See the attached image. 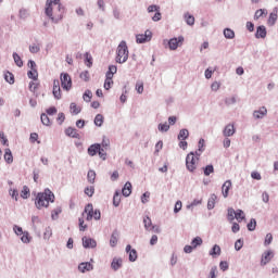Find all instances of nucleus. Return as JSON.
Wrapping results in <instances>:
<instances>
[{
  "instance_id": "49530a36",
  "label": "nucleus",
  "mask_w": 278,
  "mask_h": 278,
  "mask_svg": "<svg viewBox=\"0 0 278 278\" xmlns=\"http://www.w3.org/2000/svg\"><path fill=\"white\" fill-rule=\"evenodd\" d=\"M21 240H22V242H24L25 244H28V242L31 241V237H29V232H24V233H22Z\"/></svg>"
},
{
  "instance_id": "cd10ccee",
  "label": "nucleus",
  "mask_w": 278,
  "mask_h": 278,
  "mask_svg": "<svg viewBox=\"0 0 278 278\" xmlns=\"http://www.w3.org/2000/svg\"><path fill=\"white\" fill-rule=\"evenodd\" d=\"M21 197L22 199H29L30 197V191H29V187L24 186L22 191H21Z\"/></svg>"
},
{
  "instance_id": "9d476101",
  "label": "nucleus",
  "mask_w": 278,
  "mask_h": 278,
  "mask_svg": "<svg viewBox=\"0 0 278 278\" xmlns=\"http://www.w3.org/2000/svg\"><path fill=\"white\" fill-rule=\"evenodd\" d=\"M53 97L58 100L62 99V89L60 88V80L53 81Z\"/></svg>"
},
{
  "instance_id": "20e7f679",
  "label": "nucleus",
  "mask_w": 278,
  "mask_h": 278,
  "mask_svg": "<svg viewBox=\"0 0 278 278\" xmlns=\"http://www.w3.org/2000/svg\"><path fill=\"white\" fill-rule=\"evenodd\" d=\"M197 164H199V157L194 156V153L191 152L186 157V167L190 173L197 170Z\"/></svg>"
},
{
  "instance_id": "ddd939ff",
  "label": "nucleus",
  "mask_w": 278,
  "mask_h": 278,
  "mask_svg": "<svg viewBox=\"0 0 278 278\" xmlns=\"http://www.w3.org/2000/svg\"><path fill=\"white\" fill-rule=\"evenodd\" d=\"M126 252L129 253V262H136L138 260V252L136 249H131L129 244L126 247Z\"/></svg>"
},
{
  "instance_id": "a18cd8bd",
  "label": "nucleus",
  "mask_w": 278,
  "mask_h": 278,
  "mask_svg": "<svg viewBox=\"0 0 278 278\" xmlns=\"http://www.w3.org/2000/svg\"><path fill=\"white\" fill-rule=\"evenodd\" d=\"M111 247H116L118 244V235L113 233L110 239Z\"/></svg>"
},
{
  "instance_id": "f03ea898",
  "label": "nucleus",
  "mask_w": 278,
  "mask_h": 278,
  "mask_svg": "<svg viewBox=\"0 0 278 278\" xmlns=\"http://www.w3.org/2000/svg\"><path fill=\"white\" fill-rule=\"evenodd\" d=\"M55 201V194H53L49 189L43 192H39L35 199V205L37 210H42V207H49L50 203Z\"/></svg>"
},
{
  "instance_id": "58836bf2",
  "label": "nucleus",
  "mask_w": 278,
  "mask_h": 278,
  "mask_svg": "<svg viewBox=\"0 0 278 278\" xmlns=\"http://www.w3.org/2000/svg\"><path fill=\"white\" fill-rule=\"evenodd\" d=\"M236 220H238V223H242L243 218H244V212L242 210H238L236 215H235Z\"/></svg>"
},
{
  "instance_id": "f8f14e48",
  "label": "nucleus",
  "mask_w": 278,
  "mask_h": 278,
  "mask_svg": "<svg viewBox=\"0 0 278 278\" xmlns=\"http://www.w3.org/2000/svg\"><path fill=\"white\" fill-rule=\"evenodd\" d=\"M83 245L85 247V249H94L97 247V241H94L93 239L84 237Z\"/></svg>"
},
{
  "instance_id": "c756f323",
  "label": "nucleus",
  "mask_w": 278,
  "mask_h": 278,
  "mask_svg": "<svg viewBox=\"0 0 278 278\" xmlns=\"http://www.w3.org/2000/svg\"><path fill=\"white\" fill-rule=\"evenodd\" d=\"M113 205L115 207H118L121 205V193H118V191H116L114 193V197H113Z\"/></svg>"
},
{
  "instance_id": "4468645a",
  "label": "nucleus",
  "mask_w": 278,
  "mask_h": 278,
  "mask_svg": "<svg viewBox=\"0 0 278 278\" xmlns=\"http://www.w3.org/2000/svg\"><path fill=\"white\" fill-rule=\"evenodd\" d=\"M229 190H231V180H226L222 187L223 197L225 199L229 197Z\"/></svg>"
},
{
  "instance_id": "5fc2aeb1",
  "label": "nucleus",
  "mask_w": 278,
  "mask_h": 278,
  "mask_svg": "<svg viewBox=\"0 0 278 278\" xmlns=\"http://www.w3.org/2000/svg\"><path fill=\"white\" fill-rule=\"evenodd\" d=\"M237 211L233 208H228V220H233L236 218Z\"/></svg>"
},
{
  "instance_id": "2eb2a0df",
  "label": "nucleus",
  "mask_w": 278,
  "mask_h": 278,
  "mask_svg": "<svg viewBox=\"0 0 278 278\" xmlns=\"http://www.w3.org/2000/svg\"><path fill=\"white\" fill-rule=\"evenodd\" d=\"M268 114V110L266 106H262L260 110L254 111L253 116L254 118H264Z\"/></svg>"
},
{
  "instance_id": "6e6d98bb",
  "label": "nucleus",
  "mask_w": 278,
  "mask_h": 278,
  "mask_svg": "<svg viewBox=\"0 0 278 278\" xmlns=\"http://www.w3.org/2000/svg\"><path fill=\"white\" fill-rule=\"evenodd\" d=\"M169 129H170V125H168V123L159 125V131H168Z\"/></svg>"
},
{
  "instance_id": "393cba45",
  "label": "nucleus",
  "mask_w": 278,
  "mask_h": 278,
  "mask_svg": "<svg viewBox=\"0 0 278 278\" xmlns=\"http://www.w3.org/2000/svg\"><path fill=\"white\" fill-rule=\"evenodd\" d=\"M122 194L124 197H129V194H131V182H126L124 188L122 189Z\"/></svg>"
},
{
  "instance_id": "9b49d317",
  "label": "nucleus",
  "mask_w": 278,
  "mask_h": 278,
  "mask_svg": "<svg viewBox=\"0 0 278 278\" xmlns=\"http://www.w3.org/2000/svg\"><path fill=\"white\" fill-rule=\"evenodd\" d=\"M94 214V207L92 206V204H87L85 206V211L83 213V216H86V220H92V216Z\"/></svg>"
},
{
  "instance_id": "39448f33",
  "label": "nucleus",
  "mask_w": 278,
  "mask_h": 278,
  "mask_svg": "<svg viewBox=\"0 0 278 278\" xmlns=\"http://www.w3.org/2000/svg\"><path fill=\"white\" fill-rule=\"evenodd\" d=\"M60 79L61 87L63 88V90H66V92H68V90L73 88V79L71 78V75H68V73H61Z\"/></svg>"
},
{
  "instance_id": "e433bc0d",
  "label": "nucleus",
  "mask_w": 278,
  "mask_h": 278,
  "mask_svg": "<svg viewBox=\"0 0 278 278\" xmlns=\"http://www.w3.org/2000/svg\"><path fill=\"white\" fill-rule=\"evenodd\" d=\"M136 90H137L138 94H142V92H144V83H142L140 80L137 81Z\"/></svg>"
},
{
  "instance_id": "774afa93",
  "label": "nucleus",
  "mask_w": 278,
  "mask_h": 278,
  "mask_svg": "<svg viewBox=\"0 0 278 278\" xmlns=\"http://www.w3.org/2000/svg\"><path fill=\"white\" fill-rule=\"evenodd\" d=\"M216 270H217L216 266L211 268V271H210V277L211 278H216Z\"/></svg>"
},
{
  "instance_id": "c03bdc74",
  "label": "nucleus",
  "mask_w": 278,
  "mask_h": 278,
  "mask_svg": "<svg viewBox=\"0 0 278 278\" xmlns=\"http://www.w3.org/2000/svg\"><path fill=\"white\" fill-rule=\"evenodd\" d=\"M27 76L29 77V79H38V70H30L27 73Z\"/></svg>"
},
{
  "instance_id": "72a5a7b5",
  "label": "nucleus",
  "mask_w": 278,
  "mask_h": 278,
  "mask_svg": "<svg viewBox=\"0 0 278 278\" xmlns=\"http://www.w3.org/2000/svg\"><path fill=\"white\" fill-rule=\"evenodd\" d=\"M201 244H203V239H201V237H195L191 241V245H193V249H197V247H201Z\"/></svg>"
},
{
  "instance_id": "3c124183",
  "label": "nucleus",
  "mask_w": 278,
  "mask_h": 278,
  "mask_svg": "<svg viewBox=\"0 0 278 278\" xmlns=\"http://www.w3.org/2000/svg\"><path fill=\"white\" fill-rule=\"evenodd\" d=\"M84 101L87 103H90V99H92V92L90 90H87L83 96Z\"/></svg>"
},
{
  "instance_id": "4be33fe9",
  "label": "nucleus",
  "mask_w": 278,
  "mask_h": 278,
  "mask_svg": "<svg viewBox=\"0 0 278 278\" xmlns=\"http://www.w3.org/2000/svg\"><path fill=\"white\" fill-rule=\"evenodd\" d=\"M218 199V197H216V194H211L208 201H207V210H214V207L216 206V200Z\"/></svg>"
},
{
  "instance_id": "8fccbe9b",
  "label": "nucleus",
  "mask_w": 278,
  "mask_h": 278,
  "mask_svg": "<svg viewBox=\"0 0 278 278\" xmlns=\"http://www.w3.org/2000/svg\"><path fill=\"white\" fill-rule=\"evenodd\" d=\"M80 79H83V81H90V73L88 71L81 72Z\"/></svg>"
},
{
  "instance_id": "a878e982",
  "label": "nucleus",
  "mask_w": 278,
  "mask_h": 278,
  "mask_svg": "<svg viewBox=\"0 0 278 278\" xmlns=\"http://www.w3.org/2000/svg\"><path fill=\"white\" fill-rule=\"evenodd\" d=\"M70 110H71V113L72 114H79V112H81V108L77 105V103L75 102H72L71 105H70Z\"/></svg>"
},
{
  "instance_id": "b1692460",
  "label": "nucleus",
  "mask_w": 278,
  "mask_h": 278,
  "mask_svg": "<svg viewBox=\"0 0 278 278\" xmlns=\"http://www.w3.org/2000/svg\"><path fill=\"white\" fill-rule=\"evenodd\" d=\"M255 36L256 38H266V26H258Z\"/></svg>"
},
{
  "instance_id": "603ef678",
  "label": "nucleus",
  "mask_w": 278,
  "mask_h": 278,
  "mask_svg": "<svg viewBox=\"0 0 278 278\" xmlns=\"http://www.w3.org/2000/svg\"><path fill=\"white\" fill-rule=\"evenodd\" d=\"M185 18H186V23L187 25H194V16L190 15V14H186L185 15Z\"/></svg>"
},
{
  "instance_id": "ea45409f",
  "label": "nucleus",
  "mask_w": 278,
  "mask_h": 278,
  "mask_svg": "<svg viewBox=\"0 0 278 278\" xmlns=\"http://www.w3.org/2000/svg\"><path fill=\"white\" fill-rule=\"evenodd\" d=\"M85 64L89 68H90V66H92V55H90V53H88V52L85 54Z\"/></svg>"
},
{
  "instance_id": "e2e57ef3",
  "label": "nucleus",
  "mask_w": 278,
  "mask_h": 278,
  "mask_svg": "<svg viewBox=\"0 0 278 278\" xmlns=\"http://www.w3.org/2000/svg\"><path fill=\"white\" fill-rule=\"evenodd\" d=\"M211 89H212L214 92H217V90L220 89V83L214 81V83L211 85Z\"/></svg>"
},
{
  "instance_id": "37998d69",
  "label": "nucleus",
  "mask_w": 278,
  "mask_h": 278,
  "mask_svg": "<svg viewBox=\"0 0 278 278\" xmlns=\"http://www.w3.org/2000/svg\"><path fill=\"white\" fill-rule=\"evenodd\" d=\"M210 255L214 257V255H220V247L215 244L210 252Z\"/></svg>"
},
{
  "instance_id": "0e129e2a",
  "label": "nucleus",
  "mask_w": 278,
  "mask_h": 278,
  "mask_svg": "<svg viewBox=\"0 0 278 278\" xmlns=\"http://www.w3.org/2000/svg\"><path fill=\"white\" fill-rule=\"evenodd\" d=\"M56 121H58L59 125H62V123H64V121H66V116L64 115V113H59Z\"/></svg>"
},
{
  "instance_id": "864d4df0",
  "label": "nucleus",
  "mask_w": 278,
  "mask_h": 278,
  "mask_svg": "<svg viewBox=\"0 0 278 278\" xmlns=\"http://www.w3.org/2000/svg\"><path fill=\"white\" fill-rule=\"evenodd\" d=\"M60 214H62V208H60V207L54 208L51 213V217L53 218V220H55V218H58V216H60Z\"/></svg>"
},
{
  "instance_id": "de8ad7c7",
  "label": "nucleus",
  "mask_w": 278,
  "mask_h": 278,
  "mask_svg": "<svg viewBox=\"0 0 278 278\" xmlns=\"http://www.w3.org/2000/svg\"><path fill=\"white\" fill-rule=\"evenodd\" d=\"M255 227H257V222L255 219H251L248 224L249 231H255Z\"/></svg>"
},
{
  "instance_id": "2f4dec72",
  "label": "nucleus",
  "mask_w": 278,
  "mask_h": 278,
  "mask_svg": "<svg viewBox=\"0 0 278 278\" xmlns=\"http://www.w3.org/2000/svg\"><path fill=\"white\" fill-rule=\"evenodd\" d=\"M103 121H104L103 115H102V114H98V115H96V117H94V125H96L97 127H101V125H103Z\"/></svg>"
},
{
  "instance_id": "412c9836",
  "label": "nucleus",
  "mask_w": 278,
  "mask_h": 278,
  "mask_svg": "<svg viewBox=\"0 0 278 278\" xmlns=\"http://www.w3.org/2000/svg\"><path fill=\"white\" fill-rule=\"evenodd\" d=\"M4 161L7 164H12L14 162V156L12 155V150H4Z\"/></svg>"
},
{
  "instance_id": "bb28decb",
  "label": "nucleus",
  "mask_w": 278,
  "mask_h": 278,
  "mask_svg": "<svg viewBox=\"0 0 278 278\" xmlns=\"http://www.w3.org/2000/svg\"><path fill=\"white\" fill-rule=\"evenodd\" d=\"M267 14H268V12L266 10L260 9L254 14V21H257V20L262 18V16H266Z\"/></svg>"
},
{
  "instance_id": "dca6fc26",
  "label": "nucleus",
  "mask_w": 278,
  "mask_h": 278,
  "mask_svg": "<svg viewBox=\"0 0 278 278\" xmlns=\"http://www.w3.org/2000/svg\"><path fill=\"white\" fill-rule=\"evenodd\" d=\"M224 136L226 138H229L230 136H233L236 134V127L232 124H228L224 129Z\"/></svg>"
},
{
  "instance_id": "c9c22d12",
  "label": "nucleus",
  "mask_w": 278,
  "mask_h": 278,
  "mask_svg": "<svg viewBox=\"0 0 278 278\" xmlns=\"http://www.w3.org/2000/svg\"><path fill=\"white\" fill-rule=\"evenodd\" d=\"M41 123H42V125H46L47 127H49V125H51V119H49V115L42 113L41 114Z\"/></svg>"
},
{
  "instance_id": "5701e85b",
  "label": "nucleus",
  "mask_w": 278,
  "mask_h": 278,
  "mask_svg": "<svg viewBox=\"0 0 278 278\" xmlns=\"http://www.w3.org/2000/svg\"><path fill=\"white\" fill-rule=\"evenodd\" d=\"M65 134L70 138H79V132H77V129L73 127H68L67 129H65Z\"/></svg>"
},
{
  "instance_id": "052dcab7",
  "label": "nucleus",
  "mask_w": 278,
  "mask_h": 278,
  "mask_svg": "<svg viewBox=\"0 0 278 278\" xmlns=\"http://www.w3.org/2000/svg\"><path fill=\"white\" fill-rule=\"evenodd\" d=\"M30 53H38L40 51V45L29 46Z\"/></svg>"
},
{
  "instance_id": "423d86ee",
  "label": "nucleus",
  "mask_w": 278,
  "mask_h": 278,
  "mask_svg": "<svg viewBox=\"0 0 278 278\" xmlns=\"http://www.w3.org/2000/svg\"><path fill=\"white\" fill-rule=\"evenodd\" d=\"M144 229L147 231H154V233H160L162 229H160V226H153V223L151 222V217L146 216L143 218Z\"/></svg>"
},
{
  "instance_id": "6e6552de",
  "label": "nucleus",
  "mask_w": 278,
  "mask_h": 278,
  "mask_svg": "<svg viewBox=\"0 0 278 278\" xmlns=\"http://www.w3.org/2000/svg\"><path fill=\"white\" fill-rule=\"evenodd\" d=\"M184 36H179L178 38H172L168 41V47L170 51H177V48L181 47L184 45Z\"/></svg>"
},
{
  "instance_id": "69168bd1",
  "label": "nucleus",
  "mask_w": 278,
  "mask_h": 278,
  "mask_svg": "<svg viewBox=\"0 0 278 278\" xmlns=\"http://www.w3.org/2000/svg\"><path fill=\"white\" fill-rule=\"evenodd\" d=\"M181 207H182L181 201H177L174 207L175 214H177L178 212H181Z\"/></svg>"
},
{
  "instance_id": "7c9ffc66",
  "label": "nucleus",
  "mask_w": 278,
  "mask_h": 278,
  "mask_svg": "<svg viewBox=\"0 0 278 278\" xmlns=\"http://www.w3.org/2000/svg\"><path fill=\"white\" fill-rule=\"evenodd\" d=\"M190 136L188 129H181L178 135V140H186Z\"/></svg>"
},
{
  "instance_id": "473e14b6",
  "label": "nucleus",
  "mask_w": 278,
  "mask_h": 278,
  "mask_svg": "<svg viewBox=\"0 0 278 278\" xmlns=\"http://www.w3.org/2000/svg\"><path fill=\"white\" fill-rule=\"evenodd\" d=\"M224 36H225V38L232 39V38H236V33L233 30H231L230 28H226L224 30Z\"/></svg>"
},
{
  "instance_id": "f257e3e1",
  "label": "nucleus",
  "mask_w": 278,
  "mask_h": 278,
  "mask_svg": "<svg viewBox=\"0 0 278 278\" xmlns=\"http://www.w3.org/2000/svg\"><path fill=\"white\" fill-rule=\"evenodd\" d=\"M45 13L52 23H60L64 18V7L60 0H47Z\"/></svg>"
},
{
  "instance_id": "1a4fd4ad",
  "label": "nucleus",
  "mask_w": 278,
  "mask_h": 278,
  "mask_svg": "<svg viewBox=\"0 0 278 278\" xmlns=\"http://www.w3.org/2000/svg\"><path fill=\"white\" fill-rule=\"evenodd\" d=\"M151 38H153V33H151V30H146L144 34H140L136 36V40L139 45L149 42Z\"/></svg>"
},
{
  "instance_id": "09e8293b",
  "label": "nucleus",
  "mask_w": 278,
  "mask_h": 278,
  "mask_svg": "<svg viewBox=\"0 0 278 278\" xmlns=\"http://www.w3.org/2000/svg\"><path fill=\"white\" fill-rule=\"evenodd\" d=\"M212 173H214V166L213 165H207L204 168V175L205 177H210V175H212Z\"/></svg>"
},
{
  "instance_id": "bf43d9fd",
  "label": "nucleus",
  "mask_w": 278,
  "mask_h": 278,
  "mask_svg": "<svg viewBox=\"0 0 278 278\" xmlns=\"http://www.w3.org/2000/svg\"><path fill=\"white\" fill-rule=\"evenodd\" d=\"M85 194H87V197H92V194H94V187L90 186L85 188Z\"/></svg>"
},
{
  "instance_id": "7ed1b4c3",
  "label": "nucleus",
  "mask_w": 278,
  "mask_h": 278,
  "mask_svg": "<svg viewBox=\"0 0 278 278\" xmlns=\"http://www.w3.org/2000/svg\"><path fill=\"white\" fill-rule=\"evenodd\" d=\"M116 62L118 64H125L127 60H129V48L127 47V42L121 41L117 50H116Z\"/></svg>"
},
{
  "instance_id": "f3484780",
  "label": "nucleus",
  "mask_w": 278,
  "mask_h": 278,
  "mask_svg": "<svg viewBox=\"0 0 278 278\" xmlns=\"http://www.w3.org/2000/svg\"><path fill=\"white\" fill-rule=\"evenodd\" d=\"M99 151H101V144L99 143L92 144L88 148V153L89 155H91V157H94V155L99 153Z\"/></svg>"
},
{
  "instance_id": "a19ab883",
  "label": "nucleus",
  "mask_w": 278,
  "mask_h": 278,
  "mask_svg": "<svg viewBox=\"0 0 278 278\" xmlns=\"http://www.w3.org/2000/svg\"><path fill=\"white\" fill-rule=\"evenodd\" d=\"M267 23L270 26L275 25V23H277V13H270Z\"/></svg>"
},
{
  "instance_id": "0eeeda50",
  "label": "nucleus",
  "mask_w": 278,
  "mask_h": 278,
  "mask_svg": "<svg viewBox=\"0 0 278 278\" xmlns=\"http://www.w3.org/2000/svg\"><path fill=\"white\" fill-rule=\"evenodd\" d=\"M273 257H275V251L273 250H266L261 257V266H266V264H270L273 261Z\"/></svg>"
},
{
  "instance_id": "a211bd4d",
  "label": "nucleus",
  "mask_w": 278,
  "mask_h": 278,
  "mask_svg": "<svg viewBox=\"0 0 278 278\" xmlns=\"http://www.w3.org/2000/svg\"><path fill=\"white\" fill-rule=\"evenodd\" d=\"M92 268H93L92 264H90V263H80L78 265V270L80 273H88V271L92 270Z\"/></svg>"
},
{
  "instance_id": "f704fd0d",
  "label": "nucleus",
  "mask_w": 278,
  "mask_h": 278,
  "mask_svg": "<svg viewBox=\"0 0 278 278\" xmlns=\"http://www.w3.org/2000/svg\"><path fill=\"white\" fill-rule=\"evenodd\" d=\"M13 59H14V62H15L16 66H18L21 68V66H23V60L21 59L18 53L14 52L13 53Z\"/></svg>"
},
{
  "instance_id": "4c0bfd02",
  "label": "nucleus",
  "mask_w": 278,
  "mask_h": 278,
  "mask_svg": "<svg viewBox=\"0 0 278 278\" xmlns=\"http://www.w3.org/2000/svg\"><path fill=\"white\" fill-rule=\"evenodd\" d=\"M4 79L8 81V84H14V74L7 72L4 74Z\"/></svg>"
},
{
  "instance_id": "aec40b11",
  "label": "nucleus",
  "mask_w": 278,
  "mask_h": 278,
  "mask_svg": "<svg viewBox=\"0 0 278 278\" xmlns=\"http://www.w3.org/2000/svg\"><path fill=\"white\" fill-rule=\"evenodd\" d=\"M114 76L112 74L106 75L105 81H104V89L110 90L112 86H114Z\"/></svg>"
},
{
  "instance_id": "338daca9",
  "label": "nucleus",
  "mask_w": 278,
  "mask_h": 278,
  "mask_svg": "<svg viewBox=\"0 0 278 278\" xmlns=\"http://www.w3.org/2000/svg\"><path fill=\"white\" fill-rule=\"evenodd\" d=\"M148 12L151 13V12H160V7L155 5V4H152L150 7H148Z\"/></svg>"
},
{
  "instance_id": "6ab92c4d",
  "label": "nucleus",
  "mask_w": 278,
  "mask_h": 278,
  "mask_svg": "<svg viewBox=\"0 0 278 278\" xmlns=\"http://www.w3.org/2000/svg\"><path fill=\"white\" fill-rule=\"evenodd\" d=\"M122 266H123V258H118V257L113 258L111 263V268L113 270H118V268H121Z\"/></svg>"
},
{
  "instance_id": "c85d7f7f",
  "label": "nucleus",
  "mask_w": 278,
  "mask_h": 278,
  "mask_svg": "<svg viewBox=\"0 0 278 278\" xmlns=\"http://www.w3.org/2000/svg\"><path fill=\"white\" fill-rule=\"evenodd\" d=\"M87 179L89 184H94V179H97V173L94 170L90 169L87 174Z\"/></svg>"
},
{
  "instance_id": "680f3d73",
  "label": "nucleus",
  "mask_w": 278,
  "mask_h": 278,
  "mask_svg": "<svg viewBox=\"0 0 278 278\" xmlns=\"http://www.w3.org/2000/svg\"><path fill=\"white\" fill-rule=\"evenodd\" d=\"M271 242H273V235L267 233L264 241L265 247H268V244H270Z\"/></svg>"
},
{
  "instance_id": "13d9d810",
  "label": "nucleus",
  "mask_w": 278,
  "mask_h": 278,
  "mask_svg": "<svg viewBox=\"0 0 278 278\" xmlns=\"http://www.w3.org/2000/svg\"><path fill=\"white\" fill-rule=\"evenodd\" d=\"M150 198H151V193L149 191L144 192L141 197V203H149Z\"/></svg>"
},
{
  "instance_id": "4d7b16f0",
  "label": "nucleus",
  "mask_w": 278,
  "mask_h": 278,
  "mask_svg": "<svg viewBox=\"0 0 278 278\" xmlns=\"http://www.w3.org/2000/svg\"><path fill=\"white\" fill-rule=\"evenodd\" d=\"M242 247H244V241H242V239H238V240L235 242V249H236V251H240V249H242Z\"/></svg>"
},
{
  "instance_id": "79ce46f5",
  "label": "nucleus",
  "mask_w": 278,
  "mask_h": 278,
  "mask_svg": "<svg viewBox=\"0 0 278 278\" xmlns=\"http://www.w3.org/2000/svg\"><path fill=\"white\" fill-rule=\"evenodd\" d=\"M118 68L116 67V65H111L109 66V71L106 72V75H111V77H114V75H116Z\"/></svg>"
}]
</instances>
